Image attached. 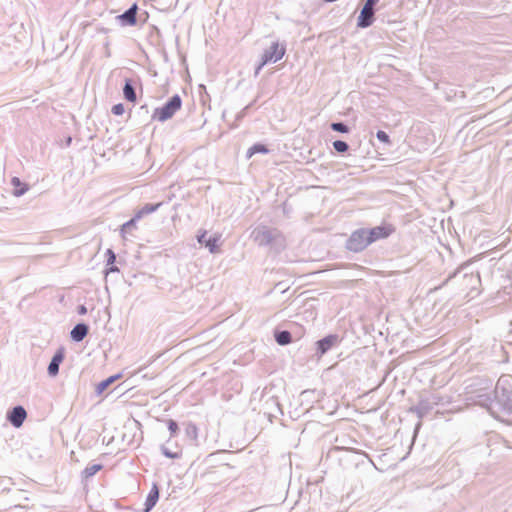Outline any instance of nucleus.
<instances>
[{
  "label": "nucleus",
  "mask_w": 512,
  "mask_h": 512,
  "mask_svg": "<svg viewBox=\"0 0 512 512\" xmlns=\"http://www.w3.org/2000/svg\"><path fill=\"white\" fill-rule=\"evenodd\" d=\"M182 99L178 94L173 95L163 106L154 109L151 118L158 122H165L180 111Z\"/></svg>",
  "instance_id": "f257e3e1"
},
{
  "label": "nucleus",
  "mask_w": 512,
  "mask_h": 512,
  "mask_svg": "<svg viewBox=\"0 0 512 512\" xmlns=\"http://www.w3.org/2000/svg\"><path fill=\"white\" fill-rule=\"evenodd\" d=\"M441 400L442 398L437 394L421 396L418 403L410 408V412L415 413L418 418H423L429 414L435 406H438Z\"/></svg>",
  "instance_id": "f03ea898"
},
{
  "label": "nucleus",
  "mask_w": 512,
  "mask_h": 512,
  "mask_svg": "<svg viewBox=\"0 0 512 512\" xmlns=\"http://www.w3.org/2000/svg\"><path fill=\"white\" fill-rule=\"evenodd\" d=\"M369 236L367 229L361 228L355 230L347 241V249L352 252L363 251L368 245H370Z\"/></svg>",
  "instance_id": "7ed1b4c3"
},
{
  "label": "nucleus",
  "mask_w": 512,
  "mask_h": 512,
  "mask_svg": "<svg viewBox=\"0 0 512 512\" xmlns=\"http://www.w3.org/2000/svg\"><path fill=\"white\" fill-rule=\"evenodd\" d=\"M254 241L259 246H267L276 241L281 237V234L278 230L269 228L267 226H262L255 229L252 233Z\"/></svg>",
  "instance_id": "20e7f679"
},
{
  "label": "nucleus",
  "mask_w": 512,
  "mask_h": 512,
  "mask_svg": "<svg viewBox=\"0 0 512 512\" xmlns=\"http://www.w3.org/2000/svg\"><path fill=\"white\" fill-rule=\"evenodd\" d=\"M286 53L285 44H280L278 41L273 42L269 48H267L262 55V65H266L270 62H277L281 60Z\"/></svg>",
  "instance_id": "39448f33"
},
{
  "label": "nucleus",
  "mask_w": 512,
  "mask_h": 512,
  "mask_svg": "<svg viewBox=\"0 0 512 512\" xmlns=\"http://www.w3.org/2000/svg\"><path fill=\"white\" fill-rule=\"evenodd\" d=\"M338 343V336L337 335H328L324 337L323 339L316 342L317 345V352L316 354L321 357L326 352H328L332 347H334Z\"/></svg>",
  "instance_id": "423d86ee"
},
{
  "label": "nucleus",
  "mask_w": 512,
  "mask_h": 512,
  "mask_svg": "<svg viewBox=\"0 0 512 512\" xmlns=\"http://www.w3.org/2000/svg\"><path fill=\"white\" fill-rule=\"evenodd\" d=\"M392 232L393 228L391 226H377L372 229H367L370 243L387 238Z\"/></svg>",
  "instance_id": "0eeeda50"
},
{
  "label": "nucleus",
  "mask_w": 512,
  "mask_h": 512,
  "mask_svg": "<svg viewBox=\"0 0 512 512\" xmlns=\"http://www.w3.org/2000/svg\"><path fill=\"white\" fill-rule=\"evenodd\" d=\"M26 416V410L22 406H16L10 411L8 420L14 427L19 428L26 419Z\"/></svg>",
  "instance_id": "6e6552de"
},
{
  "label": "nucleus",
  "mask_w": 512,
  "mask_h": 512,
  "mask_svg": "<svg viewBox=\"0 0 512 512\" xmlns=\"http://www.w3.org/2000/svg\"><path fill=\"white\" fill-rule=\"evenodd\" d=\"M374 21V9L363 6L358 17L357 26L360 28H367L372 25Z\"/></svg>",
  "instance_id": "1a4fd4ad"
},
{
  "label": "nucleus",
  "mask_w": 512,
  "mask_h": 512,
  "mask_svg": "<svg viewBox=\"0 0 512 512\" xmlns=\"http://www.w3.org/2000/svg\"><path fill=\"white\" fill-rule=\"evenodd\" d=\"M64 359V349L59 348L54 354L49 366H48V374L50 376H56L59 372V366Z\"/></svg>",
  "instance_id": "9d476101"
},
{
  "label": "nucleus",
  "mask_w": 512,
  "mask_h": 512,
  "mask_svg": "<svg viewBox=\"0 0 512 512\" xmlns=\"http://www.w3.org/2000/svg\"><path fill=\"white\" fill-rule=\"evenodd\" d=\"M88 334V326L84 323L77 324L71 331V338L76 341H82Z\"/></svg>",
  "instance_id": "9b49d317"
},
{
  "label": "nucleus",
  "mask_w": 512,
  "mask_h": 512,
  "mask_svg": "<svg viewBox=\"0 0 512 512\" xmlns=\"http://www.w3.org/2000/svg\"><path fill=\"white\" fill-rule=\"evenodd\" d=\"M158 498V487L156 485H153L145 501V512H149L156 505Z\"/></svg>",
  "instance_id": "f8f14e48"
},
{
  "label": "nucleus",
  "mask_w": 512,
  "mask_h": 512,
  "mask_svg": "<svg viewBox=\"0 0 512 512\" xmlns=\"http://www.w3.org/2000/svg\"><path fill=\"white\" fill-rule=\"evenodd\" d=\"M136 13H137V5H132L127 11H125L122 15L119 16L121 20H123L128 25L136 24Z\"/></svg>",
  "instance_id": "ddd939ff"
},
{
  "label": "nucleus",
  "mask_w": 512,
  "mask_h": 512,
  "mask_svg": "<svg viewBox=\"0 0 512 512\" xmlns=\"http://www.w3.org/2000/svg\"><path fill=\"white\" fill-rule=\"evenodd\" d=\"M162 206V202L156 204H145L140 210L136 212V219H141L145 215L151 214L157 211Z\"/></svg>",
  "instance_id": "4468645a"
},
{
  "label": "nucleus",
  "mask_w": 512,
  "mask_h": 512,
  "mask_svg": "<svg viewBox=\"0 0 512 512\" xmlns=\"http://www.w3.org/2000/svg\"><path fill=\"white\" fill-rule=\"evenodd\" d=\"M123 94L127 101L132 102V103L136 102L137 96H136L135 89L131 83V80L125 81V85L123 87Z\"/></svg>",
  "instance_id": "2eb2a0df"
},
{
  "label": "nucleus",
  "mask_w": 512,
  "mask_h": 512,
  "mask_svg": "<svg viewBox=\"0 0 512 512\" xmlns=\"http://www.w3.org/2000/svg\"><path fill=\"white\" fill-rule=\"evenodd\" d=\"M11 184L15 188L13 194L15 196H21L25 194L28 190V186L21 182V180L18 177H13L11 179Z\"/></svg>",
  "instance_id": "dca6fc26"
},
{
  "label": "nucleus",
  "mask_w": 512,
  "mask_h": 512,
  "mask_svg": "<svg viewBox=\"0 0 512 512\" xmlns=\"http://www.w3.org/2000/svg\"><path fill=\"white\" fill-rule=\"evenodd\" d=\"M103 466L101 464H91L88 465L83 471H82V477L84 479H89L90 477L94 476L97 472H99Z\"/></svg>",
  "instance_id": "f3484780"
},
{
  "label": "nucleus",
  "mask_w": 512,
  "mask_h": 512,
  "mask_svg": "<svg viewBox=\"0 0 512 512\" xmlns=\"http://www.w3.org/2000/svg\"><path fill=\"white\" fill-rule=\"evenodd\" d=\"M275 339L280 345H287L291 343L292 336L289 331H280L275 334Z\"/></svg>",
  "instance_id": "a211bd4d"
},
{
  "label": "nucleus",
  "mask_w": 512,
  "mask_h": 512,
  "mask_svg": "<svg viewBox=\"0 0 512 512\" xmlns=\"http://www.w3.org/2000/svg\"><path fill=\"white\" fill-rule=\"evenodd\" d=\"M268 152L269 150L265 145L256 143L247 150V157L251 158L256 153L267 154Z\"/></svg>",
  "instance_id": "6ab92c4d"
},
{
  "label": "nucleus",
  "mask_w": 512,
  "mask_h": 512,
  "mask_svg": "<svg viewBox=\"0 0 512 512\" xmlns=\"http://www.w3.org/2000/svg\"><path fill=\"white\" fill-rule=\"evenodd\" d=\"M220 240V235H215L210 237L206 242L205 246L209 249L211 253L218 252V242Z\"/></svg>",
  "instance_id": "aec40b11"
},
{
  "label": "nucleus",
  "mask_w": 512,
  "mask_h": 512,
  "mask_svg": "<svg viewBox=\"0 0 512 512\" xmlns=\"http://www.w3.org/2000/svg\"><path fill=\"white\" fill-rule=\"evenodd\" d=\"M116 378L117 376H111L106 380H103L100 383H98L96 387L97 394H102Z\"/></svg>",
  "instance_id": "412c9836"
},
{
  "label": "nucleus",
  "mask_w": 512,
  "mask_h": 512,
  "mask_svg": "<svg viewBox=\"0 0 512 512\" xmlns=\"http://www.w3.org/2000/svg\"><path fill=\"white\" fill-rule=\"evenodd\" d=\"M334 149L339 153H344L349 149V146L346 142L341 140H336L333 142Z\"/></svg>",
  "instance_id": "4be33fe9"
},
{
  "label": "nucleus",
  "mask_w": 512,
  "mask_h": 512,
  "mask_svg": "<svg viewBox=\"0 0 512 512\" xmlns=\"http://www.w3.org/2000/svg\"><path fill=\"white\" fill-rule=\"evenodd\" d=\"M168 430L170 432L171 437H175L179 431V427L176 421L169 419L167 421Z\"/></svg>",
  "instance_id": "5701e85b"
},
{
  "label": "nucleus",
  "mask_w": 512,
  "mask_h": 512,
  "mask_svg": "<svg viewBox=\"0 0 512 512\" xmlns=\"http://www.w3.org/2000/svg\"><path fill=\"white\" fill-rule=\"evenodd\" d=\"M332 130L340 133H347L349 131V128L346 124L342 122H335L331 124Z\"/></svg>",
  "instance_id": "b1692460"
},
{
  "label": "nucleus",
  "mask_w": 512,
  "mask_h": 512,
  "mask_svg": "<svg viewBox=\"0 0 512 512\" xmlns=\"http://www.w3.org/2000/svg\"><path fill=\"white\" fill-rule=\"evenodd\" d=\"M139 219H136V214L134 215V217L132 219H130L129 221L125 222L122 227H121V233L122 235L124 236V233L126 231V229L130 228V227H134L136 222L138 221Z\"/></svg>",
  "instance_id": "393cba45"
},
{
  "label": "nucleus",
  "mask_w": 512,
  "mask_h": 512,
  "mask_svg": "<svg viewBox=\"0 0 512 512\" xmlns=\"http://www.w3.org/2000/svg\"><path fill=\"white\" fill-rule=\"evenodd\" d=\"M376 136L379 141L386 143V144H390V137L385 131L379 130L377 132Z\"/></svg>",
  "instance_id": "a878e982"
},
{
  "label": "nucleus",
  "mask_w": 512,
  "mask_h": 512,
  "mask_svg": "<svg viewBox=\"0 0 512 512\" xmlns=\"http://www.w3.org/2000/svg\"><path fill=\"white\" fill-rule=\"evenodd\" d=\"M111 111L114 115L120 116L124 114L125 108L122 103H118L112 107Z\"/></svg>",
  "instance_id": "bb28decb"
},
{
  "label": "nucleus",
  "mask_w": 512,
  "mask_h": 512,
  "mask_svg": "<svg viewBox=\"0 0 512 512\" xmlns=\"http://www.w3.org/2000/svg\"><path fill=\"white\" fill-rule=\"evenodd\" d=\"M106 256H107V265H112L116 259L115 253L111 249H108L106 251Z\"/></svg>",
  "instance_id": "cd10ccee"
},
{
  "label": "nucleus",
  "mask_w": 512,
  "mask_h": 512,
  "mask_svg": "<svg viewBox=\"0 0 512 512\" xmlns=\"http://www.w3.org/2000/svg\"><path fill=\"white\" fill-rule=\"evenodd\" d=\"M162 453L167 457V458H170V459H175V458H178V454L177 453H173L171 452L168 448L166 447H162L161 449Z\"/></svg>",
  "instance_id": "c85d7f7f"
},
{
  "label": "nucleus",
  "mask_w": 512,
  "mask_h": 512,
  "mask_svg": "<svg viewBox=\"0 0 512 512\" xmlns=\"http://www.w3.org/2000/svg\"><path fill=\"white\" fill-rule=\"evenodd\" d=\"M206 235H207V231L203 230L201 231L198 236H197V240L200 244H205V242L207 241L205 238H206Z\"/></svg>",
  "instance_id": "c756f323"
},
{
  "label": "nucleus",
  "mask_w": 512,
  "mask_h": 512,
  "mask_svg": "<svg viewBox=\"0 0 512 512\" xmlns=\"http://www.w3.org/2000/svg\"><path fill=\"white\" fill-rule=\"evenodd\" d=\"M379 0H366L364 6L370 9H374V6L378 3Z\"/></svg>",
  "instance_id": "7c9ffc66"
},
{
  "label": "nucleus",
  "mask_w": 512,
  "mask_h": 512,
  "mask_svg": "<svg viewBox=\"0 0 512 512\" xmlns=\"http://www.w3.org/2000/svg\"><path fill=\"white\" fill-rule=\"evenodd\" d=\"M78 313H79L80 315H84V314H86V313H87V308H86L84 305H80V306L78 307Z\"/></svg>",
  "instance_id": "2f4dec72"
},
{
  "label": "nucleus",
  "mask_w": 512,
  "mask_h": 512,
  "mask_svg": "<svg viewBox=\"0 0 512 512\" xmlns=\"http://www.w3.org/2000/svg\"><path fill=\"white\" fill-rule=\"evenodd\" d=\"M505 381H506V379L504 377L499 378V380L496 384V390H498Z\"/></svg>",
  "instance_id": "473e14b6"
},
{
  "label": "nucleus",
  "mask_w": 512,
  "mask_h": 512,
  "mask_svg": "<svg viewBox=\"0 0 512 512\" xmlns=\"http://www.w3.org/2000/svg\"><path fill=\"white\" fill-rule=\"evenodd\" d=\"M264 66H265V65H262V61H261V62H260V64L258 65V67H257V68H256V70H255V75H256V76L260 73L261 69H262Z\"/></svg>",
  "instance_id": "72a5a7b5"
},
{
  "label": "nucleus",
  "mask_w": 512,
  "mask_h": 512,
  "mask_svg": "<svg viewBox=\"0 0 512 512\" xmlns=\"http://www.w3.org/2000/svg\"><path fill=\"white\" fill-rule=\"evenodd\" d=\"M118 271H119V269H118L116 266H113V265H112V266L107 270V273H109V272H118Z\"/></svg>",
  "instance_id": "f704fd0d"
},
{
  "label": "nucleus",
  "mask_w": 512,
  "mask_h": 512,
  "mask_svg": "<svg viewBox=\"0 0 512 512\" xmlns=\"http://www.w3.org/2000/svg\"><path fill=\"white\" fill-rule=\"evenodd\" d=\"M189 429H193V433H195V434L197 433V427L195 424H190Z\"/></svg>",
  "instance_id": "c9c22d12"
}]
</instances>
